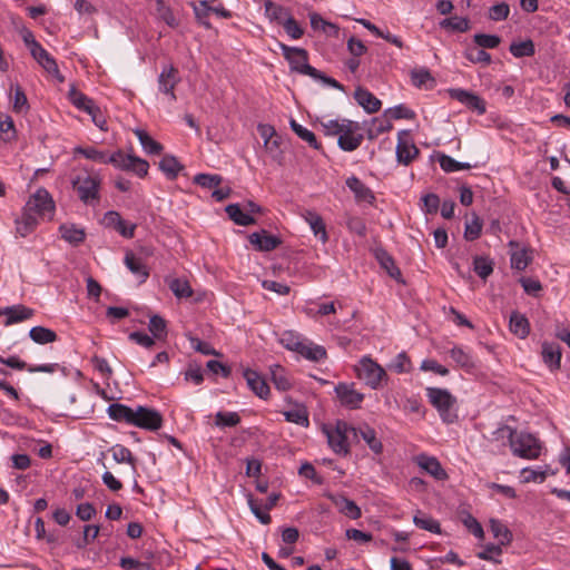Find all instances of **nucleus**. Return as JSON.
I'll use <instances>...</instances> for the list:
<instances>
[{
	"mask_svg": "<svg viewBox=\"0 0 570 570\" xmlns=\"http://www.w3.org/2000/svg\"><path fill=\"white\" fill-rule=\"evenodd\" d=\"M504 431L509 433L510 448L515 456L528 460L538 459L540 456L541 443L534 435L525 432L518 434L514 429L508 425L500 426L495 433L500 434Z\"/></svg>",
	"mask_w": 570,
	"mask_h": 570,
	"instance_id": "obj_1",
	"label": "nucleus"
},
{
	"mask_svg": "<svg viewBox=\"0 0 570 570\" xmlns=\"http://www.w3.org/2000/svg\"><path fill=\"white\" fill-rule=\"evenodd\" d=\"M322 431L326 435L327 443L334 453L343 456L351 453L350 434L353 435V439H357L355 426L350 425L345 421L337 420L334 428L323 425Z\"/></svg>",
	"mask_w": 570,
	"mask_h": 570,
	"instance_id": "obj_2",
	"label": "nucleus"
},
{
	"mask_svg": "<svg viewBox=\"0 0 570 570\" xmlns=\"http://www.w3.org/2000/svg\"><path fill=\"white\" fill-rule=\"evenodd\" d=\"M426 396L430 403L438 410L442 421L451 424L456 419V399L445 389L426 387Z\"/></svg>",
	"mask_w": 570,
	"mask_h": 570,
	"instance_id": "obj_3",
	"label": "nucleus"
},
{
	"mask_svg": "<svg viewBox=\"0 0 570 570\" xmlns=\"http://www.w3.org/2000/svg\"><path fill=\"white\" fill-rule=\"evenodd\" d=\"M279 48L284 58L288 61L292 71L309 77L320 76L318 70L308 63L307 50L298 47H289L282 42L279 43Z\"/></svg>",
	"mask_w": 570,
	"mask_h": 570,
	"instance_id": "obj_4",
	"label": "nucleus"
},
{
	"mask_svg": "<svg viewBox=\"0 0 570 570\" xmlns=\"http://www.w3.org/2000/svg\"><path fill=\"white\" fill-rule=\"evenodd\" d=\"M101 179L98 176H77L72 180V187L77 191L79 199L86 205H95L100 200Z\"/></svg>",
	"mask_w": 570,
	"mask_h": 570,
	"instance_id": "obj_5",
	"label": "nucleus"
},
{
	"mask_svg": "<svg viewBox=\"0 0 570 570\" xmlns=\"http://www.w3.org/2000/svg\"><path fill=\"white\" fill-rule=\"evenodd\" d=\"M357 377L365 382L366 385L376 390L381 386L383 380H386V373L372 358L364 356L360 363L355 366Z\"/></svg>",
	"mask_w": 570,
	"mask_h": 570,
	"instance_id": "obj_6",
	"label": "nucleus"
},
{
	"mask_svg": "<svg viewBox=\"0 0 570 570\" xmlns=\"http://www.w3.org/2000/svg\"><path fill=\"white\" fill-rule=\"evenodd\" d=\"M163 415L158 410L144 405H138L135 409L131 425L148 431H157L163 426Z\"/></svg>",
	"mask_w": 570,
	"mask_h": 570,
	"instance_id": "obj_7",
	"label": "nucleus"
},
{
	"mask_svg": "<svg viewBox=\"0 0 570 570\" xmlns=\"http://www.w3.org/2000/svg\"><path fill=\"white\" fill-rule=\"evenodd\" d=\"M24 208L37 217H45L47 215L51 217L55 210V203L50 194L45 188H40L29 198Z\"/></svg>",
	"mask_w": 570,
	"mask_h": 570,
	"instance_id": "obj_8",
	"label": "nucleus"
},
{
	"mask_svg": "<svg viewBox=\"0 0 570 570\" xmlns=\"http://www.w3.org/2000/svg\"><path fill=\"white\" fill-rule=\"evenodd\" d=\"M420 155L419 148L413 142L409 130L397 134L396 159L400 164L410 165Z\"/></svg>",
	"mask_w": 570,
	"mask_h": 570,
	"instance_id": "obj_9",
	"label": "nucleus"
},
{
	"mask_svg": "<svg viewBox=\"0 0 570 570\" xmlns=\"http://www.w3.org/2000/svg\"><path fill=\"white\" fill-rule=\"evenodd\" d=\"M448 94L452 99L464 105L468 109L475 111L478 115H484L487 112L485 101L472 91L462 88H450Z\"/></svg>",
	"mask_w": 570,
	"mask_h": 570,
	"instance_id": "obj_10",
	"label": "nucleus"
},
{
	"mask_svg": "<svg viewBox=\"0 0 570 570\" xmlns=\"http://www.w3.org/2000/svg\"><path fill=\"white\" fill-rule=\"evenodd\" d=\"M341 404L347 409H360L364 400V394L354 389V383H338L334 389Z\"/></svg>",
	"mask_w": 570,
	"mask_h": 570,
	"instance_id": "obj_11",
	"label": "nucleus"
},
{
	"mask_svg": "<svg viewBox=\"0 0 570 570\" xmlns=\"http://www.w3.org/2000/svg\"><path fill=\"white\" fill-rule=\"evenodd\" d=\"M180 82L179 71L173 65L163 68L158 77L159 90L168 95L171 100H176L175 87Z\"/></svg>",
	"mask_w": 570,
	"mask_h": 570,
	"instance_id": "obj_12",
	"label": "nucleus"
},
{
	"mask_svg": "<svg viewBox=\"0 0 570 570\" xmlns=\"http://www.w3.org/2000/svg\"><path fill=\"white\" fill-rule=\"evenodd\" d=\"M30 53L37 62L59 82L65 81V77L60 73L56 60L41 45H35V49Z\"/></svg>",
	"mask_w": 570,
	"mask_h": 570,
	"instance_id": "obj_13",
	"label": "nucleus"
},
{
	"mask_svg": "<svg viewBox=\"0 0 570 570\" xmlns=\"http://www.w3.org/2000/svg\"><path fill=\"white\" fill-rule=\"evenodd\" d=\"M248 240L257 250L261 252H271L282 244L281 237L272 235L265 229L252 233L248 236Z\"/></svg>",
	"mask_w": 570,
	"mask_h": 570,
	"instance_id": "obj_14",
	"label": "nucleus"
},
{
	"mask_svg": "<svg viewBox=\"0 0 570 570\" xmlns=\"http://www.w3.org/2000/svg\"><path fill=\"white\" fill-rule=\"evenodd\" d=\"M345 184L354 194L356 203H366L368 205H374L376 200L374 193L356 176L348 177Z\"/></svg>",
	"mask_w": 570,
	"mask_h": 570,
	"instance_id": "obj_15",
	"label": "nucleus"
},
{
	"mask_svg": "<svg viewBox=\"0 0 570 570\" xmlns=\"http://www.w3.org/2000/svg\"><path fill=\"white\" fill-rule=\"evenodd\" d=\"M416 463L421 469L439 481H443L449 478L440 461L434 456L420 454L416 456Z\"/></svg>",
	"mask_w": 570,
	"mask_h": 570,
	"instance_id": "obj_16",
	"label": "nucleus"
},
{
	"mask_svg": "<svg viewBox=\"0 0 570 570\" xmlns=\"http://www.w3.org/2000/svg\"><path fill=\"white\" fill-rule=\"evenodd\" d=\"M374 256L380 266L395 281L403 283L402 273L394 258L382 247L375 248Z\"/></svg>",
	"mask_w": 570,
	"mask_h": 570,
	"instance_id": "obj_17",
	"label": "nucleus"
},
{
	"mask_svg": "<svg viewBox=\"0 0 570 570\" xmlns=\"http://www.w3.org/2000/svg\"><path fill=\"white\" fill-rule=\"evenodd\" d=\"M354 99L368 114L377 112L381 109V100L365 88L357 87L354 91Z\"/></svg>",
	"mask_w": 570,
	"mask_h": 570,
	"instance_id": "obj_18",
	"label": "nucleus"
},
{
	"mask_svg": "<svg viewBox=\"0 0 570 570\" xmlns=\"http://www.w3.org/2000/svg\"><path fill=\"white\" fill-rule=\"evenodd\" d=\"M244 377L248 387L261 399H267L269 395V386L266 381L255 371L245 370Z\"/></svg>",
	"mask_w": 570,
	"mask_h": 570,
	"instance_id": "obj_19",
	"label": "nucleus"
},
{
	"mask_svg": "<svg viewBox=\"0 0 570 570\" xmlns=\"http://www.w3.org/2000/svg\"><path fill=\"white\" fill-rule=\"evenodd\" d=\"M0 315H6L7 320L4 325H11L26 320H29L33 315V311L24 305H13L4 308H0Z\"/></svg>",
	"mask_w": 570,
	"mask_h": 570,
	"instance_id": "obj_20",
	"label": "nucleus"
},
{
	"mask_svg": "<svg viewBox=\"0 0 570 570\" xmlns=\"http://www.w3.org/2000/svg\"><path fill=\"white\" fill-rule=\"evenodd\" d=\"M331 501L337 510L350 519H358L362 515L360 507L344 495H330Z\"/></svg>",
	"mask_w": 570,
	"mask_h": 570,
	"instance_id": "obj_21",
	"label": "nucleus"
},
{
	"mask_svg": "<svg viewBox=\"0 0 570 570\" xmlns=\"http://www.w3.org/2000/svg\"><path fill=\"white\" fill-rule=\"evenodd\" d=\"M542 360L550 370L560 368L561 362V348L560 345L554 342H543L541 351Z\"/></svg>",
	"mask_w": 570,
	"mask_h": 570,
	"instance_id": "obj_22",
	"label": "nucleus"
},
{
	"mask_svg": "<svg viewBox=\"0 0 570 570\" xmlns=\"http://www.w3.org/2000/svg\"><path fill=\"white\" fill-rule=\"evenodd\" d=\"M68 98L71 104L79 110L85 112H94L98 110V106L94 102V100L85 94L80 92L75 85H71L68 92Z\"/></svg>",
	"mask_w": 570,
	"mask_h": 570,
	"instance_id": "obj_23",
	"label": "nucleus"
},
{
	"mask_svg": "<svg viewBox=\"0 0 570 570\" xmlns=\"http://www.w3.org/2000/svg\"><path fill=\"white\" fill-rule=\"evenodd\" d=\"M59 232L61 238L72 246H79L86 238L85 229L77 227L75 224H62Z\"/></svg>",
	"mask_w": 570,
	"mask_h": 570,
	"instance_id": "obj_24",
	"label": "nucleus"
},
{
	"mask_svg": "<svg viewBox=\"0 0 570 570\" xmlns=\"http://www.w3.org/2000/svg\"><path fill=\"white\" fill-rule=\"evenodd\" d=\"M107 413L111 420L131 425L135 409L122 403H111L107 409Z\"/></svg>",
	"mask_w": 570,
	"mask_h": 570,
	"instance_id": "obj_25",
	"label": "nucleus"
},
{
	"mask_svg": "<svg viewBox=\"0 0 570 570\" xmlns=\"http://www.w3.org/2000/svg\"><path fill=\"white\" fill-rule=\"evenodd\" d=\"M265 8V16L269 19L272 22H276L277 24H283L285 20H287L292 13L291 11L271 0H266L264 3Z\"/></svg>",
	"mask_w": 570,
	"mask_h": 570,
	"instance_id": "obj_26",
	"label": "nucleus"
},
{
	"mask_svg": "<svg viewBox=\"0 0 570 570\" xmlns=\"http://www.w3.org/2000/svg\"><path fill=\"white\" fill-rule=\"evenodd\" d=\"M356 431L357 438L361 436L373 453L381 454L383 452V444L381 440L377 439L376 432L373 428L367 424H363L356 428Z\"/></svg>",
	"mask_w": 570,
	"mask_h": 570,
	"instance_id": "obj_27",
	"label": "nucleus"
},
{
	"mask_svg": "<svg viewBox=\"0 0 570 570\" xmlns=\"http://www.w3.org/2000/svg\"><path fill=\"white\" fill-rule=\"evenodd\" d=\"M125 264L132 274L140 278V283L146 282L149 276V271L140 257H137L134 253L128 252L125 256Z\"/></svg>",
	"mask_w": 570,
	"mask_h": 570,
	"instance_id": "obj_28",
	"label": "nucleus"
},
{
	"mask_svg": "<svg viewBox=\"0 0 570 570\" xmlns=\"http://www.w3.org/2000/svg\"><path fill=\"white\" fill-rule=\"evenodd\" d=\"M301 346L302 348L296 350V353L304 356L306 360L318 362L326 357V350L321 345L303 340Z\"/></svg>",
	"mask_w": 570,
	"mask_h": 570,
	"instance_id": "obj_29",
	"label": "nucleus"
},
{
	"mask_svg": "<svg viewBox=\"0 0 570 570\" xmlns=\"http://www.w3.org/2000/svg\"><path fill=\"white\" fill-rule=\"evenodd\" d=\"M510 331L520 338H525L530 332L528 318L519 312H512L509 322Z\"/></svg>",
	"mask_w": 570,
	"mask_h": 570,
	"instance_id": "obj_30",
	"label": "nucleus"
},
{
	"mask_svg": "<svg viewBox=\"0 0 570 570\" xmlns=\"http://www.w3.org/2000/svg\"><path fill=\"white\" fill-rule=\"evenodd\" d=\"M303 217L308 223L314 235L318 236L323 243H326L328 239V236L326 233V228H325L323 218L317 213L312 212V210H306L305 214L303 215Z\"/></svg>",
	"mask_w": 570,
	"mask_h": 570,
	"instance_id": "obj_31",
	"label": "nucleus"
},
{
	"mask_svg": "<svg viewBox=\"0 0 570 570\" xmlns=\"http://www.w3.org/2000/svg\"><path fill=\"white\" fill-rule=\"evenodd\" d=\"M17 233L21 237L28 236L30 233L35 230L38 225V217L23 208V213L20 218L16 220Z\"/></svg>",
	"mask_w": 570,
	"mask_h": 570,
	"instance_id": "obj_32",
	"label": "nucleus"
},
{
	"mask_svg": "<svg viewBox=\"0 0 570 570\" xmlns=\"http://www.w3.org/2000/svg\"><path fill=\"white\" fill-rule=\"evenodd\" d=\"M225 212L236 225L249 226L256 223L255 218L248 213H244L238 204L227 205Z\"/></svg>",
	"mask_w": 570,
	"mask_h": 570,
	"instance_id": "obj_33",
	"label": "nucleus"
},
{
	"mask_svg": "<svg viewBox=\"0 0 570 570\" xmlns=\"http://www.w3.org/2000/svg\"><path fill=\"white\" fill-rule=\"evenodd\" d=\"M184 166L178 161L175 156L165 155L159 161V169L167 176L168 179H175Z\"/></svg>",
	"mask_w": 570,
	"mask_h": 570,
	"instance_id": "obj_34",
	"label": "nucleus"
},
{
	"mask_svg": "<svg viewBox=\"0 0 570 570\" xmlns=\"http://www.w3.org/2000/svg\"><path fill=\"white\" fill-rule=\"evenodd\" d=\"M135 135L137 136L141 147L146 153L150 155H159L163 151V145L151 138L147 131L142 129H136Z\"/></svg>",
	"mask_w": 570,
	"mask_h": 570,
	"instance_id": "obj_35",
	"label": "nucleus"
},
{
	"mask_svg": "<svg viewBox=\"0 0 570 570\" xmlns=\"http://www.w3.org/2000/svg\"><path fill=\"white\" fill-rule=\"evenodd\" d=\"M363 139L364 136L361 132L340 134L337 145L344 151H354L361 146Z\"/></svg>",
	"mask_w": 570,
	"mask_h": 570,
	"instance_id": "obj_36",
	"label": "nucleus"
},
{
	"mask_svg": "<svg viewBox=\"0 0 570 570\" xmlns=\"http://www.w3.org/2000/svg\"><path fill=\"white\" fill-rule=\"evenodd\" d=\"M413 523L425 531L440 534L441 527L439 521L433 519L432 517L423 513L422 511H417V513L413 517Z\"/></svg>",
	"mask_w": 570,
	"mask_h": 570,
	"instance_id": "obj_37",
	"label": "nucleus"
},
{
	"mask_svg": "<svg viewBox=\"0 0 570 570\" xmlns=\"http://www.w3.org/2000/svg\"><path fill=\"white\" fill-rule=\"evenodd\" d=\"M30 338L37 344H48L56 342L58 336L55 331L43 327L35 326L29 332Z\"/></svg>",
	"mask_w": 570,
	"mask_h": 570,
	"instance_id": "obj_38",
	"label": "nucleus"
},
{
	"mask_svg": "<svg viewBox=\"0 0 570 570\" xmlns=\"http://www.w3.org/2000/svg\"><path fill=\"white\" fill-rule=\"evenodd\" d=\"M490 529L499 544L507 546L512 541V532L499 520H490Z\"/></svg>",
	"mask_w": 570,
	"mask_h": 570,
	"instance_id": "obj_39",
	"label": "nucleus"
},
{
	"mask_svg": "<svg viewBox=\"0 0 570 570\" xmlns=\"http://www.w3.org/2000/svg\"><path fill=\"white\" fill-rule=\"evenodd\" d=\"M289 126H291L292 130L302 140L306 141L309 145V147H312L314 149H320L321 148V145L318 144V141L316 139V136H315V134L313 131L306 129L305 127H303L302 125L296 122L295 119H291Z\"/></svg>",
	"mask_w": 570,
	"mask_h": 570,
	"instance_id": "obj_40",
	"label": "nucleus"
},
{
	"mask_svg": "<svg viewBox=\"0 0 570 570\" xmlns=\"http://www.w3.org/2000/svg\"><path fill=\"white\" fill-rule=\"evenodd\" d=\"M156 6L157 16L160 20L170 28H177L179 26L178 19L175 17L173 10L166 6L165 0H156Z\"/></svg>",
	"mask_w": 570,
	"mask_h": 570,
	"instance_id": "obj_41",
	"label": "nucleus"
},
{
	"mask_svg": "<svg viewBox=\"0 0 570 570\" xmlns=\"http://www.w3.org/2000/svg\"><path fill=\"white\" fill-rule=\"evenodd\" d=\"M148 330L155 340H165L167 337V323L165 318L157 314L150 317Z\"/></svg>",
	"mask_w": 570,
	"mask_h": 570,
	"instance_id": "obj_42",
	"label": "nucleus"
},
{
	"mask_svg": "<svg viewBox=\"0 0 570 570\" xmlns=\"http://www.w3.org/2000/svg\"><path fill=\"white\" fill-rule=\"evenodd\" d=\"M464 57L472 63H491V55L478 46L468 47L464 51Z\"/></svg>",
	"mask_w": 570,
	"mask_h": 570,
	"instance_id": "obj_43",
	"label": "nucleus"
},
{
	"mask_svg": "<svg viewBox=\"0 0 570 570\" xmlns=\"http://www.w3.org/2000/svg\"><path fill=\"white\" fill-rule=\"evenodd\" d=\"M509 50L515 58L531 57L535 53L534 43L531 39L521 42H512Z\"/></svg>",
	"mask_w": 570,
	"mask_h": 570,
	"instance_id": "obj_44",
	"label": "nucleus"
},
{
	"mask_svg": "<svg viewBox=\"0 0 570 570\" xmlns=\"http://www.w3.org/2000/svg\"><path fill=\"white\" fill-rule=\"evenodd\" d=\"M168 287L177 298H188L193 295V289L185 279L173 278L168 282Z\"/></svg>",
	"mask_w": 570,
	"mask_h": 570,
	"instance_id": "obj_45",
	"label": "nucleus"
},
{
	"mask_svg": "<svg viewBox=\"0 0 570 570\" xmlns=\"http://www.w3.org/2000/svg\"><path fill=\"white\" fill-rule=\"evenodd\" d=\"M440 26L443 29H450L452 31L458 32H465L470 29V21L468 18L454 16L451 18L443 19L440 22Z\"/></svg>",
	"mask_w": 570,
	"mask_h": 570,
	"instance_id": "obj_46",
	"label": "nucleus"
},
{
	"mask_svg": "<svg viewBox=\"0 0 570 570\" xmlns=\"http://www.w3.org/2000/svg\"><path fill=\"white\" fill-rule=\"evenodd\" d=\"M271 375L272 381L277 390L287 391L291 389L292 384L288 377L286 376L284 367H282L281 365H274L271 368Z\"/></svg>",
	"mask_w": 570,
	"mask_h": 570,
	"instance_id": "obj_47",
	"label": "nucleus"
},
{
	"mask_svg": "<svg viewBox=\"0 0 570 570\" xmlns=\"http://www.w3.org/2000/svg\"><path fill=\"white\" fill-rule=\"evenodd\" d=\"M473 269L482 279H487L493 272V262L488 257L475 256L473 259Z\"/></svg>",
	"mask_w": 570,
	"mask_h": 570,
	"instance_id": "obj_48",
	"label": "nucleus"
},
{
	"mask_svg": "<svg viewBox=\"0 0 570 570\" xmlns=\"http://www.w3.org/2000/svg\"><path fill=\"white\" fill-rule=\"evenodd\" d=\"M482 226V219L473 214L471 222L465 224L464 238L470 242L478 239L481 236Z\"/></svg>",
	"mask_w": 570,
	"mask_h": 570,
	"instance_id": "obj_49",
	"label": "nucleus"
},
{
	"mask_svg": "<svg viewBox=\"0 0 570 570\" xmlns=\"http://www.w3.org/2000/svg\"><path fill=\"white\" fill-rule=\"evenodd\" d=\"M439 163H440V167L445 173H454L458 170H464V169L471 168L470 164L458 161V160L453 159L452 157L444 155V154L440 155Z\"/></svg>",
	"mask_w": 570,
	"mask_h": 570,
	"instance_id": "obj_50",
	"label": "nucleus"
},
{
	"mask_svg": "<svg viewBox=\"0 0 570 570\" xmlns=\"http://www.w3.org/2000/svg\"><path fill=\"white\" fill-rule=\"evenodd\" d=\"M112 458L118 463H129L132 469L136 466V458L132 455L131 451L122 445H115L111 448Z\"/></svg>",
	"mask_w": 570,
	"mask_h": 570,
	"instance_id": "obj_51",
	"label": "nucleus"
},
{
	"mask_svg": "<svg viewBox=\"0 0 570 570\" xmlns=\"http://www.w3.org/2000/svg\"><path fill=\"white\" fill-rule=\"evenodd\" d=\"M473 41L482 49H494L501 43V38L497 35L476 33Z\"/></svg>",
	"mask_w": 570,
	"mask_h": 570,
	"instance_id": "obj_52",
	"label": "nucleus"
},
{
	"mask_svg": "<svg viewBox=\"0 0 570 570\" xmlns=\"http://www.w3.org/2000/svg\"><path fill=\"white\" fill-rule=\"evenodd\" d=\"M450 356L462 368L469 370L474 366L471 356L459 346L451 348Z\"/></svg>",
	"mask_w": 570,
	"mask_h": 570,
	"instance_id": "obj_53",
	"label": "nucleus"
},
{
	"mask_svg": "<svg viewBox=\"0 0 570 570\" xmlns=\"http://www.w3.org/2000/svg\"><path fill=\"white\" fill-rule=\"evenodd\" d=\"M75 153L82 155L87 159H90V160H94V161H97L100 164H106L107 156H108V154L106 151L98 150L95 147H86V148L77 147L75 149Z\"/></svg>",
	"mask_w": 570,
	"mask_h": 570,
	"instance_id": "obj_54",
	"label": "nucleus"
},
{
	"mask_svg": "<svg viewBox=\"0 0 570 570\" xmlns=\"http://www.w3.org/2000/svg\"><path fill=\"white\" fill-rule=\"evenodd\" d=\"M212 10L213 8L207 4V1H200L198 4L194 6V12L197 21L206 29L212 28V24L208 20Z\"/></svg>",
	"mask_w": 570,
	"mask_h": 570,
	"instance_id": "obj_55",
	"label": "nucleus"
},
{
	"mask_svg": "<svg viewBox=\"0 0 570 570\" xmlns=\"http://www.w3.org/2000/svg\"><path fill=\"white\" fill-rule=\"evenodd\" d=\"M223 181V177L219 175H212V174H197L194 177V183L204 187V188H216L220 185Z\"/></svg>",
	"mask_w": 570,
	"mask_h": 570,
	"instance_id": "obj_56",
	"label": "nucleus"
},
{
	"mask_svg": "<svg viewBox=\"0 0 570 570\" xmlns=\"http://www.w3.org/2000/svg\"><path fill=\"white\" fill-rule=\"evenodd\" d=\"M286 421L302 425V426H308L309 420L308 414L305 409H294L286 411L284 413Z\"/></svg>",
	"mask_w": 570,
	"mask_h": 570,
	"instance_id": "obj_57",
	"label": "nucleus"
},
{
	"mask_svg": "<svg viewBox=\"0 0 570 570\" xmlns=\"http://www.w3.org/2000/svg\"><path fill=\"white\" fill-rule=\"evenodd\" d=\"M385 116H390L392 119H407L412 120L415 118V112L404 105H397L393 108H389L384 112Z\"/></svg>",
	"mask_w": 570,
	"mask_h": 570,
	"instance_id": "obj_58",
	"label": "nucleus"
},
{
	"mask_svg": "<svg viewBox=\"0 0 570 570\" xmlns=\"http://www.w3.org/2000/svg\"><path fill=\"white\" fill-rule=\"evenodd\" d=\"M240 422V416L236 412H217L215 424L217 426H235Z\"/></svg>",
	"mask_w": 570,
	"mask_h": 570,
	"instance_id": "obj_59",
	"label": "nucleus"
},
{
	"mask_svg": "<svg viewBox=\"0 0 570 570\" xmlns=\"http://www.w3.org/2000/svg\"><path fill=\"white\" fill-rule=\"evenodd\" d=\"M309 21H311V27L314 30H323L324 32L332 30L334 33L338 32V28L336 24L325 21L321 17V14H318L316 12L309 13Z\"/></svg>",
	"mask_w": 570,
	"mask_h": 570,
	"instance_id": "obj_60",
	"label": "nucleus"
},
{
	"mask_svg": "<svg viewBox=\"0 0 570 570\" xmlns=\"http://www.w3.org/2000/svg\"><path fill=\"white\" fill-rule=\"evenodd\" d=\"M129 168L127 171H132L139 177H145L148 174L149 164L147 160L139 158L137 156H129Z\"/></svg>",
	"mask_w": 570,
	"mask_h": 570,
	"instance_id": "obj_61",
	"label": "nucleus"
},
{
	"mask_svg": "<svg viewBox=\"0 0 570 570\" xmlns=\"http://www.w3.org/2000/svg\"><path fill=\"white\" fill-rule=\"evenodd\" d=\"M464 527L478 539L484 538V531L480 522L470 513H465L462 519Z\"/></svg>",
	"mask_w": 570,
	"mask_h": 570,
	"instance_id": "obj_62",
	"label": "nucleus"
},
{
	"mask_svg": "<svg viewBox=\"0 0 570 570\" xmlns=\"http://www.w3.org/2000/svg\"><path fill=\"white\" fill-rule=\"evenodd\" d=\"M530 262L531 257L527 254L525 249L514 252L511 255V267L518 271L525 269Z\"/></svg>",
	"mask_w": 570,
	"mask_h": 570,
	"instance_id": "obj_63",
	"label": "nucleus"
},
{
	"mask_svg": "<svg viewBox=\"0 0 570 570\" xmlns=\"http://www.w3.org/2000/svg\"><path fill=\"white\" fill-rule=\"evenodd\" d=\"M120 567L126 570H151L149 562H142L131 557H122L120 559Z\"/></svg>",
	"mask_w": 570,
	"mask_h": 570,
	"instance_id": "obj_64",
	"label": "nucleus"
}]
</instances>
